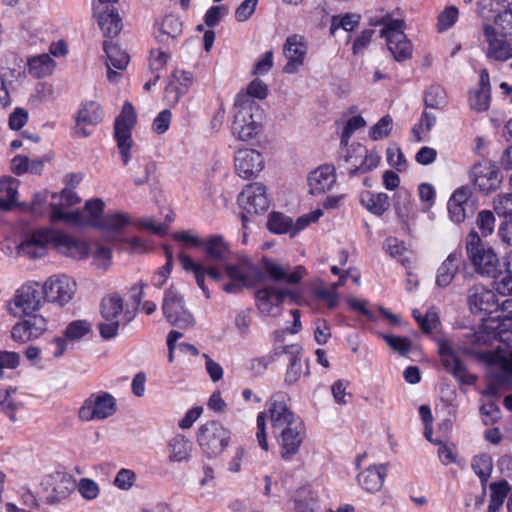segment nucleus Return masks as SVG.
Wrapping results in <instances>:
<instances>
[{
	"mask_svg": "<svg viewBox=\"0 0 512 512\" xmlns=\"http://www.w3.org/2000/svg\"><path fill=\"white\" fill-rule=\"evenodd\" d=\"M49 247L54 248V230L39 229L28 235L18 246V254L30 259L44 257Z\"/></svg>",
	"mask_w": 512,
	"mask_h": 512,
	"instance_id": "9b49d317",
	"label": "nucleus"
},
{
	"mask_svg": "<svg viewBox=\"0 0 512 512\" xmlns=\"http://www.w3.org/2000/svg\"><path fill=\"white\" fill-rule=\"evenodd\" d=\"M463 264L464 259L460 252L450 253L437 270L436 284L442 288L447 287Z\"/></svg>",
	"mask_w": 512,
	"mask_h": 512,
	"instance_id": "f704fd0d",
	"label": "nucleus"
},
{
	"mask_svg": "<svg viewBox=\"0 0 512 512\" xmlns=\"http://www.w3.org/2000/svg\"><path fill=\"white\" fill-rule=\"evenodd\" d=\"M136 124V113L131 103L125 102L121 113L114 123V137L124 165L130 161L132 148V129Z\"/></svg>",
	"mask_w": 512,
	"mask_h": 512,
	"instance_id": "0eeeda50",
	"label": "nucleus"
},
{
	"mask_svg": "<svg viewBox=\"0 0 512 512\" xmlns=\"http://www.w3.org/2000/svg\"><path fill=\"white\" fill-rule=\"evenodd\" d=\"M171 78L165 92L170 101L177 103L180 97L188 92L193 83V75L189 71L176 69Z\"/></svg>",
	"mask_w": 512,
	"mask_h": 512,
	"instance_id": "473e14b6",
	"label": "nucleus"
},
{
	"mask_svg": "<svg viewBox=\"0 0 512 512\" xmlns=\"http://www.w3.org/2000/svg\"><path fill=\"white\" fill-rule=\"evenodd\" d=\"M54 248L58 252L75 259H83L89 254V247L85 241L55 230Z\"/></svg>",
	"mask_w": 512,
	"mask_h": 512,
	"instance_id": "cd10ccee",
	"label": "nucleus"
},
{
	"mask_svg": "<svg viewBox=\"0 0 512 512\" xmlns=\"http://www.w3.org/2000/svg\"><path fill=\"white\" fill-rule=\"evenodd\" d=\"M365 125L366 121L360 115L353 116L350 119H348L341 133V145L347 148L346 146L348 145L349 139L351 138L353 133L356 130L364 127Z\"/></svg>",
	"mask_w": 512,
	"mask_h": 512,
	"instance_id": "4d7b16f0",
	"label": "nucleus"
},
{
	"mask_svg": "<svg viewBox=\"0 0 512 512\" xmlns=\"http://www.w3.org/2000/svg\"><path fill=\"white\" fill-rule=\"evenodd\" d=\"M336 170L333 165L325 164L313 170L308 176L309 192L312 195L324 194L336 184Z\"/></svg>",
	"mask_w": 512,
	"mask_h": 512,
	"instance_id": "bb28decb",
	"label": "nucleus"
},
{
	"mask_svg": "<svg viewBox=\"0 0 512 512\" xmlns=\"http://www.w3.org/2000/svg\"><path fill=\"white\" fill-rule=\"evenodd\" d=\"M235 115L232 134L241 141L257 136L262 128L263 110L249 95H237L234 104Z\"/></svg>",
	"mask_w": 512,
	"mask_h": 512,
	"instance_id": "f03ea898",
	"label": "nucleus"
},
{
	"mask_svg": "<svg viewBox=\"0 0 512 512\" xmlns=\"http://www.w3.org/2000/svg\"><path fill=\"white\" fill-rule=\"evenodd\" d=\"M224 272L230 282L223 285V290L230 294L239 293L243 288L262 282L264 273L274 282L287 284H298L307 274L302 265L291 268L289 264H281L267 257H263L261 267L246 258L238 263H225Z\"/></svg>",
	"mask_w": 512,
	"mask_h": 512,
	"instance_id": "f257e3e1",
	"label": "nucleus"
},
{
	"mask_svg": "<svg viewBox=\"0 0 512 512\" xmlns=\"http://www.w3.org/2000/svg\"><path fill=\"white\" fill-rule=\"evenodd\" d=\"M55 61L48 54L34 56L28 60V72L35 78H43L52 73Z\"/></svg>",
	"mask_w": 512,
	"mask_h": 512,
	"instance_id": "ea45409f",
	"label": "nucleus"
},
{
	"mask_svg": "<svg viewBox=\"0 0 512 512\" xmlns=\"http://www.w3.org/2000/svg\"><path fill=\"white\" fill-rule=\"evenodd\" d=\"M494 210L499 216L512 219V193L499 195L494 201Z\"/></svg>",
	"mask_w": 512,
	"mask_h": 512,
	"instance_id": "0e129e2a",
	"label": "nucleus"
},
{
	"mask_svg": "<svg viewBox=\"0 0 512 512\" xmlns=\"http://www.w3.org/2000/svg\"><path fill=\"white\" fill-rule=\"evenodd\" d=\"M482 32L487 44L485 56L488 60L507 62L512 59V38L496 33L491 23H484Z\"/></svg>",
	"mask_w": 512,
	"mask_h": 512,
	"instance_id": "9d476101",
	"label": "nucleus"
},
{
	"mask_svg": "<svg viewBox=\"0 0 512 512\" xmlns=\"http://www.w3.org/2000/svg\"><path fill=\"white\" fill-rule=\"evenodd\" d=\"M471 180L481 192L490 193L497 190L502 183L499 168L491 163H477L472 167Z\"/></svg>",
	"mask_w": 512,
	"mask_h": 512,
	"instance_id": "aec40b11",
	"label": "nucleus"
},
{
	"mask_svg": "<svg viewBox=\"0 0 512 512\" xmlns=\"http://www.w3.org/2000/svg\"><path fill=\"white\" fill-rule=\"evenodd\" d=\"M103 49L107 56V78L111 82H116L120 74L112 68L125 70L129 63V55L123 51L117 44L110 41H104Z\"/></svg>",
	"mask_w": 512,
	"mask_h": 512,
	"instance_id": "c756f323",
	"label": "nucleus"
},
{
	"mask_svg": "<svg viewBox=\"0 0 512 512\" xmlns=\"http://www.w3.org/2000/svg\"><path fill=\"white\" fill-rule=\"evenodd\" d=\"M278 397V395L273 396L268 403V411L273 433H278V431L289 426L291 427L297 422H302L294 416L293 412L289 410L284 401L278 399Z\"/></svg>",
	"mask_w": 512,
	"mask_h": 512,
	"instance_id": "a878e982",
	"label": "nucleus"
},
{
	"mask_svg": "<svg viewBox=\"0 0 512 512\" xmlns=\"http://www.w3.org/2000/svg\"><path fill=\"white\" fill-rule=\"evenodd\" d=\"M484 425H492L501 418L500 408L494 402L483 404L480 408Z\"/></svg>",
	"mask_w": 512,
	"mask_h": 512,
	"instance_id": "774afa93",
	"label": "nucleus"
},
{
	"mask_svg": "<svg viewBox=\"0 0 512 512\" xmlns=\"http://www.w3.org/2000/svg\"><path fill=\"white\" fill-rule=\"evenodd\" d=\"M495 358L498 360L501 371L490 375L484 394L490 397H498L502 390L509 389L512 383V350L508 355H499L497 352Z\"/></svg>",
	"mask_w": 512,
	"mask_h": 512,
	"instance_id": "6ab92c4d",
	"label": "nucleus"
},
{
	"mask_svg": "<svg viewBox=\"0 0 512 512\" xmlns=\"http://www.w3.org/2000/svg\"><path fill=\"white\" fill-rule=\"evenodd\" d=\"M207 259L226 263L230 254V245L221 235H212L203 240L201 245Z\"/></svg>",
	"mask_w": 512,
	"mask_h": 512,
	"instance_id": "c9c22d12",
	"label": "nucleus"
},
{
	"mask_svg": "<svg viewBox=\"0 0 512 512\" xmlns=\"http://www.w3.org/2000/svg\"><path fill=\"white\" fill-rule=\"evenodd\" d=\"M447 103L446 92L440 85H431L424 94L426 108L443 109Z\"/></svg>",
	"mask_w": 512,
	"mask_h": 512,
	"instance_id": "79ce46f5",
	"label": "nucleus"
},
{
	"mask_svg": "<svg viewBox=\"0 0 512 512\" xmlns=\"http://www.w3.org/2000/svg\"><path fill=\"white\" fill-rule=\"evenodd\" d=\"M471 466L475 474L479 476L483 488L485 489V484L490 478L492 471L491 457L487 454L476 455L472 459Z\"/></svg>",
	"mask_w": 512,
	"mask_h": 512,
	"instance_id": "a18cd8bd",
	"label": "nucleus"
},
{
	"mask_svg": "<svg viewBox=\"0 0 512 512\" xmlns=\"http://www.w3.org/2000/svg\"><path fill=\"white\" fill-rule=\"evenodd\" d=\"M237 95H249L250 100L264 99L268 95V88L262 80L254 79L245 92H239Z\"/></svg>",
	"mask_w": 512,
	"mask_h": 512,
	"instance_id": "69168bd1",
	"label": "nucleus"
},
{
	"mask_svg": "<svg viewBox=\"0 0 512 512\" xmlns=\"http://www.w3.org/2000/svg\"><path fill=\"white\" fill-rule=\"evenodd\" d=\"M495 221V216L490 210H482L478 213L476 225L483 237L490 236L494 232Z\"/></svg>",
	"mask_w": 512,
	"mask_h": 512,
	"instance_id": "5fc2aeb1",
	"label": "nucleus"
},
{
	"mask_svg": "<svg viewBox=\"0 0 512 512\" xmlns=\"http://www.w3.org/2000/svg\"><path fill=\"white\" fill-rule=\"evenodd\" d=\"M467 301L472 313L492 314L499 310L495 293L482 285H474L468 290Z\"/></svg>",
	"mask_w": 512,
	"mask_h": 512,
	"instance_id": "4be33fe9",
	"label": "nucleus"
},
{
	"mask_svg": "<svg viewBox=\"0 0 512 512\" xmlns=\"http://www.w3.org/2000/svg\"><path fill=\"white\" fill-rule=\"evenodd\" d=\"M388 464L369 466L358 474L359 485L369 493L378 492L383 484L387 474Z\"/></svg>",
	"mask_w": 512,
	"mask_h": 512,
	"instance_id": "2f4dec72",
	"label": "nucleus"
},
{
	"mask_svg": "<svg viewBox=\"0 0 512 512\" xmlns=\"http://www.w3.org/2000/svg\"><path fill=\"white\" fill-rule=\"evenodd\" d=\"M491 101V89H476L470 92L469 106L477 112L489 109Z\"/></svg>",
	"mask_w": 512,
	"mask_h": 512,
	"instance_id": "09e8293b",
	"label": "nucleus"
},
{
	"mask_svg": "<svg viewBox=\"0 0 512 512\" xmlns=\"http://www.w3.org/2000/svg\"><path fill=\"white\" fill-rule=\"evenodd\" d=\"M459 352L471 354L473 351L466 346H455L449 340L441 339L438 341V353L444 368L462 384L473 385L477 378L467 371L459 358Z\"/></svg>",
	"mask_w": 512,
	"mask_h": 512,
	"instance_id": "39448f33",
	"label": "nucleus"
},
{
	"mask_svg": "<svg viewBox=\"0 0 512 512\" xmlns=\"http://www.w3.org/2000/svg\"><path fill=\"white\" fill-rule=\"evenodd\" d=\"M319 504L312 493L295 499L294 512H318Z\"/></svg>",
	"mask_w": 512,
	"mask_h": 512,
	"instance_id": "338daca9",
	"label": "nucleus"
},
{
	"mask_svg": "<svg viewBox=\"0 0 512 512\" xmlns=\"http://www.w3.org/2000/svg\"><path fill=\"white\" fill-rule=\"evenodd\" d=\"M26 317L16 323L11 331L12 338L21 343L40 337L47 329V321L43 316L32 313Z\"/></svg>",
	"mask_w": 512,
	"mask_h": 512,
	"instance_id": "5701e85b",
	"label": "nucleus"
},
{
	"mask_svg": "<svg viewBox=\"0 0 512 512\" xmlns=\"http://www.w3.org/2000/svg\"><path fill=\"white\" fill-rule=\"evenodd\" d=\"M466 253L476 273L496 278L500 273V260L495 250L484 243L479 234L471 231L466 238Z\"/></svg>",
	"mask_w": 512,
	"mask_h": 512,
	"instance_id": "7ed1b4c3",
	"label": "nucleus"
},
{
	"mask_svg": "<svg viewBox=\"0 0 512 512\" xmlns=\"http://www.w3.org/2000/svg\"><path fill=\"white\" fill-rule=\"evenodd\" d=\"M360 16L357 14H346L342 17H333L330 31L334 34L335 29L342 28L345 31H352L359 23Z\"/></svg>",
	"mask_w": 512,
	"mask_h": 512,
	"instance_id": "052dcab7",
	"label": "nucleus"
},
{
	"mask_svg": "<svg viewBox=\"0 0 512 512\" xmlns=\"http://www.w3.org/2000/svg\"><path fill=\"white\" fill-rule=\"evenodd\" d=\"M383 249L387 252L391 257L397 258L403 265H406L409 261L405 257V253L407 252V248L403 241L399 240L396 237H388L385 239L383 244Z\"/></svg>",
	"mask_w": 512,
	"mask_h": 512,
	"instance_id": "8fccbe9b",
	"label": "nucleus"
},
{
	"mask_svg": "<svg viewBox=\"0 0 512 512\" xmlns=\"http://www.w3.org/2000/svg\"><path fill=\"white\" fill-rule=\"evenodd\" d=\"M93 12L105 36L113 38L119 34L122 29V20L114 7L93 6Z\"/></svg>",
	"mask_w": 512,
	"mask_h": 512,
	"instance_id": "c85d7f7f",
	"label": "nucleus"
},
{
	"mask_svg": "<svg viewBox=\"0 0 512 512\" xmlns=\"http://www.w3.org/2000/svg\"><path fill=\"white\" fill-rule=\"evenodd\" d=\"M308 46L305 38L299 34H293L286 38L283 45V54L287 63L283 67L286 74H295L303 66Z\"/></svg>",
	"mask_w": 512,
	"mask_h": 512,
	"instance_id": "dca6fc26",
	"label": "nucleus"
},
{
	"mask_svg": "<svg viewBox=\"0 0 512 512\" xmlns=\"http://www.w3.org/2000/svg\"><path fill=\"white\" fill-rule=\"evenodd\" d=\"M268 229L275 234H284L290 231L293 227L292 219L280 212H273L270 214Z\"/></svg>",
	"mask_w": 512,
	"mask_h": 512,
	"instance_id": "de8ad7c7",
	"label": "nucleus"
},
{
	"mask_svg": "<svg viewBox=\"0 0 512 512\" xmlns=\"http://www.w3.org/2000/svg\"><path fill=\"white\" fill-rule=\"evenodd\" d=\"M179 259L183 269L194 274L196 282L204 292L206 298H210V293L204 284L206 275H209L214 280H221L223 274L217 268H206L203 265L196 263L190 256L180 255Z\"/></svg>",
	"mask_w": 512,
	"mask_h": 512,
	"instance_id": "7c9ffc66",
	"label": "nucleus"
},
{
	"mask_svg": "<svg viewBox=\"0 0 512 512\" xmlns=\"http://www.w3.org/2000/svg\"><path fill=\"white\" fill-rule=\"evenodd\" d=\"M162 312L172 326L180 329H187L195 324L193 315L185 307L182 295L172 286L164 292Z\"/></svg>",
	"mask_w": 512,
	"mask_h": 512,
	"instance_id": "1a4fd4ad",
	"label": "nucleus"
},
{
	"mask_svg": "<svg viewBox=\"0 0 512 512\" xmlns=\"http://www.w3.org/2000/svg\"><path fill=\"white\" fill-rule=\"evenodd\" d=\"M129 223L130 219L127 214L117 212L106 215L95 226L108 232L120 233Z\"/></svg>",
	"mask_w": 512,
	"mask_h": 512,
	"instance_id": "a19ab883",
	"label": "nucleus"
},
{
	"mask_svg": "<svg viewBox=\"0 0 512 512\" xmlns=\"http://www.w3.org/2000/svg\"><path fill=\"white\" fill-rule=\"evenodd\" d=\"M304 426L302 422H297L291 427H287L275 433L278 435V444L281 457L289 460L298 453L304 439Z\"/></svg>",
	"mask_w": 512,
	"mask_h": 512,
	"instance_id": "b1692460",
	"label": "nucleus"
},
{
	"mask_svg": "<svg viewBox=\"0 0 512 512\" xmlns=\"http://www.w3.org/2000/svg\"><path fill=\"white\" fill-rule=\"evenodd\" d=\"M344 159L345 162L351 164L350 176L362 175L375 169L381 160L376 152L368 151L366 147L360 144L351 147V149L347 148Z\"/></svg>",
	"mask_w": 512,
	"mask_h": 512,
	"instance_id": "2eb2a0df",
	"label": "nucleus"
},
{
	"mask_svg": "<svg viewBox=\"0 0 512 512\" xmlns=\"http://www.w3.org/2000/svg\"><path fill=\"white\" fill-rule=\"evenodd\" d=\"M75 286V282L70 277L61 275L50 277L41 288L46 301L63 306L72 299Z\"/></svg>",
	"mask_w": 512,
	"mask_h": 512,
	"instance_id": "4468645a",
	"label": "nucleus"
},
{
	"mask_svg": "<svg viewBox=\"0 0 512 512\" xmlns=\"http://www.w3.org/2000/svg\"><path fill=\"white\" fill-rule=\"evenodd\" d=\"M43 298V291L38 282H26L15 291L13 298L7 302V311L17 318L30 316L40 309Z\"/></svg>",
	"mask_w": 512,
	"mask_h": 512,
	"instance_id": "20e7f679",
	"label": "nucleus"
},
{
	"mask_svg": "<svg viewBox=\"0 0 512 512\" xmlns=\"http://www.w3.org/2000/svg\"><path fill=\"white\" fill-rule=\"evenodd\" d=\"M77 487L80 495L86 500H94L99 496V486L90 478L80 479Z\"/></svg>",
	"mask_w": 512,
	"mask_h": 512,
	"instance_id": "680f3d73",
	"label": "nucleus"
},
{
	"mask_svg": "<svg viewBox=\"0 0 512 512\" xmlns=\"http://www.w3.org/2000/svg\"><path fill=\"white\" fill-rule=\"evenodd\" d=\"M103 112L100 105L96 102H88L79 110L76 122V132L83 137L90 135V131L86 130L84 125H97L102 121Z\"/></svg>",
	"mask_w": 512,
	"mask_h": 512,
	"instance_id": "72a5a7b5",
	"label": "nucleus"
},
{
	"mask_svg": "<svg viewBox=\"0 0 512 512\" xmlns=\"http://www.w3.org/2000/svg\"><path fill=\"white\" fill-rule=\"evenodd\" d=\"M47 201V194L45 192H38L33 196L30 203H20L19 207L22 211L29 212L33 215H41L44 212V204Z\"/></svg>",
	"mask_w": 512,
	"mask_h": 512,
	"instance_id": "13d9d810",
	"label": "nucleus"
},
{
	"mask_svg": "<svg viewBox=\"0 0 512 512\" xmlns=\"http://www.w3.org/2000/svg\"><path fill=\"white\" fill-rule=\"evenodd\" d=\"M102 321L98 324L100 336L109 340L114 338L118 334L120 327L119 317L116 316H101Z\"/></svg>",
	"mask_w": 512,
	"mask_h": 512,
	"instance_id": "864d4df0",
	"label": "nucleus"
},
{
	"mask_svg": "<svg viewBox=\"0 0 512 512\" xmlns=\"http://www.w3.org/2000/svg\"><path fill=\"white\" fill-rule=\"evenodd\" d=\"M313 294L317 299L325 301L329 309H334L339 304V294L331 287H316Z\"/></svg>",
	"mask_w": 512,
	"mask_h": 512,
	"instance_id": "e2e57ef3",
	"label": "nucleus"
},
{
	"mask_svg": "<svg viewBox=\"0 0 512 512\" xmlns=\"http://www.w3.org/2000/svg\"><path fill=\"white\" fill-rule=\"evenodd\" d=\"M117 411L115 397L98 391L87 397L78 410V418L83 422L102 421L113 416Z\"/></svg>",
	"mask_w": 512,
	"mask_h": 512,
	"instance_id": "423d86ee",
	"label": "nucleus"
},
{
	"mask_svg": "<svg viewBox=\"0 0 512 512\" xmlns=\"http://www.w3.org/2000/svg\"><path fill=\"white\" fill-rule=\"evenodd\" d=\"M236 174L243 179L255 178L264 168V158L255 149H240L234 157Z\"/></svg>",
	"mask_w": 512,
	"mask_h": 512,
	"instance_id": "a211bd4d",
	"label": "nucleus"
},
{
	"mask_svg": "<svg viewBox=\"0 0 512 512\" xmlns=\"http://www.w3.org/2000/svg\"><path fill=\"white\" fill-rule=\"evenodd\" d=\"M287 296L293 297L294 295L290 290H280L271 286L257 290L255 299L260 314L262 316H279Z\"/></svg>",
	"mask_w": 512,
	"mask_h": 512,
	"instance_id": "ddd939ff",
	"label": "nucleus"
},
{
	"mask_svg": "<svg viewBox=\"0 0 512 512\" xmlns=\"http://www.w3.org/2000/svg\"><path fill=\"white\" fill-rule=\"evenodd\" d=\"M238 203L248 213H264L269 208L266 187L258 182L246 185L238 196Z\"/></svg>",
	"mask_w": 512,
	"mask_h": 512,
	"instance_id": "f3484780",
	"label": "nucleus"
},
{
	"mask_svg": "<svg viewBox=\"0 0 512 512\" xmlns=\"http://www.w3.org/2000/svg\"><path fill=\"white\" fill-rule=\"evenodd\" d=\"M48 484L52 486V490L46 497V503L51 505H56L66 500L76 488L75 479L66 472H56L50 475Z\"/></svg>",
	"mask_w": 512,
	"mask_h": 512,
	"instance_id": "393cba45",
	"label": "nucleus"
},
{
	"mask_svg": "<svg viewBox=\"0 0 512 512\" xmlns=\"http://www.w3.org/2000/svg\"><path fill=\"white\" fill-rule=\"evenodd\" d=\"M393 120L391 116L386 115L382 117L375 125L370 129L369 136L372 140L377 141L387 137L392 129Z\"/></svg>",
	"mask_w": 512,
	"mask_h": 512,
	"instance_id": "6e6d98bb",
	"label": "nucleus"
},
{
	"mask_svg": "<svg viewBox=\"0 0 512 512\" xmlns=\"http://www.w3.org/2000/svg\"><path fill=\"white\" fill-rule=\"evenodd\" d=\"M380 336L393 351L402 356L407 355L411 351L412 342L407 337L389 334H380Z\"/></svg>",
	"mask_w": 512,
	"mask_h": 512,
	"instance_id": "603ef678",
	"label": "nucleus"
},
{
	"mask_svg": "<svg viewBox=\"0 0 512 512\" xmlns=\"http://www.w3.org/2000/svg\"><path fill=\"white\" fill-rule=\"evenodd\" d=\"M499 313L495 319L499 321L497 327V336L499 341H501V333L505 331H510L512 328V299H505L499 303Z\"/></svg>",
	"mask_w": 512,
	"mask_h": 512,
	"instance_id": "37998d69",
	"label": "nucleus"
},
{
	"mask_svg": "<svg viewBox=\"0 0 512 512\" xmlns=\"http://www.w3.org/2000/svg\"><path fill=\"white\" fill-rule=\"evenodd\" d=\"M92 324L84 319L71 321L64 330V336L69 341H78L91 333Z\"/></svg>",
	"mask_w": 512,
	"mask_h": 512,
	"instance_id": "49530a36",
	"label": "nucleus"
},
{
	"mask_svg": "<svg viewBox=\"0 0 512 512\" xmlns=\"http://www.w3.org/2000/svg\"><path fill=\"white\" fill-rule=\"evenodd\" d=\"M50 220L53 223L67 222L73 224H80L82 222V214L79 211L67 212L64 211L60 206L52 204Z\"/></svg>",
	"mask_w": 512,
	"mask_h": 512,
	"instance_id": "3c124183",
	"label": "nucleus"
},
{
	"mask_svg": "<svg viewBox=\"0 0 512 512\" xmlns=\"http://www.w3.org/2000/svg\"><path fill=\"white\" fill-rule=\"evenodd\" d=\"M165 254L167 259L166 263L159 268L152 279L153 285L156 287H161L164 285L173 268V257L171 250L169 248H165Z\"/></svg>",
	"mask_w": 512,
	"mask_h": 512,
	"instance_id": "bf43d9fd",
	"label": "nucleus"
},
{
	"mask_svg": "<svg viewBox=\"0 0 512 512\" xmlns=\"http://www.w3.org/2000/svg\"><path fill=\"white\" fill-rule=\"evenodd\" d=\"M123 299L117 293L105 296L100 304L101 316L120 317L123 313Z\"/></svg>",
	"mask_w": 512,
	"mask_h": 512,
	"instance_id": "c03bdc74",
	"label": "nucleus"
},
{
	"mask_svg": "<svg viewBox=\"0 0 512 512\" xmlns=\"http://www.w3.org/2000/svg\"><path fill=\"white\" fill-rule=\"evenodd\" d=\"M230 431L218 421H209L200 426L197 442L208 457H215L228 446Z\"/></svg>",
	"mask_w": 512,
	"mask_h": 512,
	"instance_id": "6e6552de",
	"label": "nucleus"
},
{
	"mask_svg": "<svg viewBox=\"0 0 512 512\" xmlns=\"http://www.w3.org/2000/svg\"><path fill=\"white\" fill-rule=\"evenodd\" d=\"M391 24L393 27L389 29L393 31L385 37L387 47L394 59L401 62L411 57L412 44L404 33V21H393Z\"/></svg>",
	"mask_w": 512,
	"mask_h": 512,
	"instance_id": "412c9836",
	"label": "nucleus"
},
{
	"mask_svg": "<svg viewBox=\"0 0 512 512\" xmlns=\"http://www.w3.org/2000/svg\"><path fill=\"white\" fill-rule=\"evenodd\" d=\"M182 33V22L179 17L174 15H167L164 17L157 35V39L160 43L170 45Z\"/></svg>",
	"mask_w": 512,
	"mask_h": 512,
	"instance_id": "e433bc0d",
	"label": "nucleus"
},
{
	"mask_svg": "<svg viewBox=\"0 0 512 512\" xmlns=\"http://www.w3.org/2000/svg\"><path fill=\"white\" fill-rule=\"evenodd\" d=\"M476 208V201L472 198V190L467 186L457 188L448 200L449 217L458 224L472 216Z\"/></svg>",
	"mask_w": 512,
	"mask_h": 512,
	"instance_id": "f8f14e48",
	"label": "nucleus"
},
{
	"mask_svg": "<svg viewBox=\"0 0 512 512\" xmlns=\"http://www.w3.org/2000/svg\"><path fill=\"white\" fill-rule=\"evenodd\" d=\"M361 203L368 211L377 216L383 215L390 206L389 197L386 193L374 194L368 191L361 195Z\"/></svg>",
	"mask_w": 512,
	"mask_h": 512,
	"instance_id": "58836bf2",
	"label": "nucleus"
},
{
	"mask_svg": "<svg viewBox=\"0 0 512 512\" xmlns=\"http://www.w3.org/2000/svg\"><path fill=\"white\" fill-rule=\"evenodd\" d=\"M168 451L171 462L188 461L191 457L192 442L185 436L178 434L168 442Z\"/></svg>",
	"mask_w": 512,
	"mask_h": 512,
	"instance_id": "4c0bfd02",
	"label": "nucleus"
}]
</instances>
